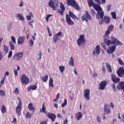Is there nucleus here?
Here are the masks:
<instances>
[{
  "mask_svg": "<svg viewBox=\"0 0 124 124\" xmlns=\"http://www.w3.org/2000/svg\"><path fill=\"white\" fill-rule=\"evenodd\" d=\"M65 68V67H64V66H59L60 70L61 72H62H62H63L64 71Z\"/></svg>",
  "mask_w": 124,
  "mask_h": 124,
  "instance_id": "obj_40",
  "label": "nucleus"
},
{
  "mask_svg": "<svg viewBox=\"0 0 124 124\" xmlns=\"http://www.w3.org/2000/svg\"><path fill=\"white\" fill-rule=\"evenodd\" d=\"M76 116L77 118V120H78V121H79L80 119H82L83 117V114H82V113L81 112H78L76 114Z\"/></svg>",
  "mask_w": 124,
  "mask_h": 124,
  "instance_id": "obj_25",
  "label": "nucleus"
},
{
  "mask_svg": "<svg viewBox=\"0 0 124 124\" xmlns=\"http://www.w3.org/2000/svg\"><path fill=\"white\" fill-rule=\"evenodd\" d=\"M9 45L11 47V50H15V46H14V44L11 41L9 42Z\"/></svg>",
  "mask_w": 124,
  "mask_h": 124,
  "instance_id": "obj_34",
  "label": "nucleus"
},
{
  "mask_svg": "<svg viewBox=\"0 0 124 124\" xmlns=\"http://www.w3.org/2000/svg\"><path fill=\"white\" fill-rule=\"evenodd\" d=\"M111 15L112 16L113 19H114V20H116V19H117V15H116V12H111Z\"/></svg>",
  "mask_w": 124,
  "mask_h": 124,
  "instance_id": "obj_38",
  "label": "nucleus"
},
{
  "mask_svg": "<svg viewBox=\"0 0 124 124\" xmlns=\"http://www.w3.org/2000/svg\"><path fill=\"white\" fill-rule=\"evenodd\" d=\"M42 79L44 82H46L48 80V75H46L44 77L42 78Z\"/></svg>",
  "mask_w": 124,
  "mask_h": 124,
  "instance_id": "obj_43",
  "label": "nucleus"
},
{
  "mask_svg": "<svg viewBox=\"0 0 124 124\" xmlns=\"http://www.w3.org/2000/svg\"><path fill=\"white\" fill-rule=\"evenodd\" d=\"M28 109L29 110H31V111H32L33 112L35 111V108H34V107H33V105L32 103H30L28 105Z\"/></svg>",
  "mask_w": 124,
  "mask_h": 124,
  "instance_id": "obj_26",
  "label": "nucleus"
},
{
  "mask_svg": "<svg viewBox=\"0 0 124 124\" xmlns=\"http://www.w3.org/2000/svg\"><path fill=\"white\" fill-rule=\"evenodd\" d=\"M60 8L61 10H59L58 12L61 15H63V12H64V10H65V8L64 7V5L62 2L60 3Z\"/></svg>",
  "mask_w": 124,
  "mask_h": 124,
  "instance_id": "obj_17",
  "label": "nucleus"
},
{
  "mask_svg": "<svg viewBox=\"0 0 124 124\" xmlns=\"http://www.w3.org/2000/svg\"><path fill=\"white\" fill-rule=\"evenodd\" d=\"M1 111L3 114H4L5 113H6V108H5V106L4 105H2L1 108Z\"/></svg>",
  "mask_w": 124,
  "mask_h": 124,
  "instance_id": "obj_36",
  "label": "nucleus"
},
{
  "mask_svg": "<svg viewBox=\"0 0 124 124\" xmlns=\"http://www.w3.org/2000/svg\"><path fill=\"white\" fill-rule=\"evenodd\" d=\"M58 39H59V37L55 34L53 37V42L56 43L57 41H58Z\"/></svg>",
  "mask_w": 124,
  "mask_h": 124,
  "instance_id": "obj_39",
  "label": "nucleus"
},
{
  "mask_svg": "<svg viewBox=\"0 0 124 124\" xmlns=\"http://www.w3.org/2000/svg\"><path fill=\"white\" fill-rule=\"evenodd\" d=\"M54 80L53 78H50L49 81V87L50 88H54Z\"/></svg>",
  "mask_w": 124,
  "mask_h": 124,
  "instance_id": "obj_28",
  "label": "nucleus"
},
{
  "mask_svg": "<svg viewBox=\"0 0 124 124\" xmlns=\"http://www.w3.org/2000/svg\"><path fill=\"white\" fill-rule=\"evenodd\" d=\"M21 83L24 84V85H28L29 83H30V80L29 79V78L27 77L25 75H23L21 77Z\"/></svg>",
  "mask_w": 124,
  "mask_h": 124,
  "instance_id": "obj_8",
  "label": "nucleus"
},
{
  "mask_svg": "<svg viewBox=\"0 0 124 124\" xmlns=\"http://www.w3.org/2000/svg\"><path fill=\"white\" fill-rule=\"evenodd\" d=\"M110 31L108 30V31H106L105 35H109V34H110Z\"/></svg>",
  "mask_w": 124,
  "mask_h": 124,
  "instance_id": "obj_63",
  "label": "nucleus"
},
{
  "mask_svg": "<svg viewBox=\"0 0 124 124\" xmlns=\"http://www.w3.org/2000/svg\"><path fill=\"white\" fill-rule=\"evenodd\" d=\"M24 5V2L23 1H21L19 4V7H22Z\"/></svg>",
  "mask_w": 124,
  "mask_h": 124,
  "instance_id": "obj_58",
  "label": "nucleus"
},
{
  "mask_svg": "<svg viewBox=\"0 0 124 124\" xmlns=\"http://www.w3.org/2000/svg\"><path fill=\"white\" fill-rule=\"evenodd\" d=\"M14 93L16 94H19V89L18 88H16L15 90L14 91Z\"/></svg>",
  "mask_w": 124,
  "mask_h": 124,
  "instance_id": "obj_50",
  "label": "nucleus"
},
{
  "mask_svg": "<svg viewBox=\"0 0 124 124\" xmlns=\"http://www.w3.org/2000/svg\"><path fill=\"white\" fill-rule=\"evenodd\" d=\"M93 8L97 12H101V11H102V8H101V6L98 5V4L94 3Z\"/></svg>",
  "mask_w": 124,
  "mask_h": 124,
  "instance_id": "obj_14",
  "label": "nucleus"
},
{
  "mask_svg": "<svg viewBox=\"0 0 124 124\" xmlns=\"http://www.w3.org/2000/svg\"><path fill=\"white\" fill-rule=\"evenodd\" d=\"M78 46H81L86 43V39H85V35H80L79 38L77 40Z\"/></svg>",
  "mask_w": 124,
  "mask_h": 124,
  "instance_id": "obj_6",
  "label": "nucleus"
},
{
  "mask_svg": "<svg viewBox=\"0 0 124 124\" xmlns=\"http://www.w3.org/2000/svg\"><path fill=\"white\" fill-rule=\"evenodd\" d=\"M104 111V114H105L106 115H108V114H110V112L111 110L110 109V108H109V106H108V105H105Z\"/></svg>",
  "mask_w": 124,
  "mask_h": 124,
  "instance_id": "obj_20",
  "label": "nucleus"
},
{
  "mask_svg": "<svg viewBox=\"0 0 124 124\" xmlns=\"http://www.w3.org/2000/svg\"><path fill=\"white\" fill-rule=\"evenodd\" d=\"M23 56H24L23 52L16 53L13 56V60H15V61H21L23 59Z\"/></svg>",
  "mask_w": 124,
  "mask_h": 124,
  "instance_id": "obj_7",
  "label": "nucleus"
},
{
  "mask_svg": "<svg viewBox=\"0 0 124 124\" xmlns=\"http://www.w3.org/2000/svg\"><path fill=\"white\" fill-rule=\"evenodd\" d=\"M116 46H116V45H114L109 46L107 49L108 54H110L114 53V52H115V50H116Z\"/></svg>",
  "mask_w": 124,
  "mask_h": 124,
  "instance_id": "obj_9",
  "label": "nucleus"
},
{
  "mask_svg": "<svg viewBox=\"0 0 124 124\" xmlns=\"http://www.w3.org/2000/svg\"><path fill=\"white\" fill-rule=\"evenodd\" d=\"M30 46H31V47H32V46H33V40L31 39L30 40Z\"/></svg>",
  "mask_w": 124,
  "mask_h": 124,
  "instance_id": "obj_57",
  "label": "nucleus"
},
{
  "mask_svg": "<svg viewBox=\"0 0 124 124\" xmlns=\"http://www.w3.org/2000/svg\"><path fill=\"white\" fill-rule=\"evenodd\" d=\"M103 21L106 24H109L110 23V17L105 16L103 18Z\"/></svg>",
  "mask_w": 124,
  "mask_h": 124,
  "instance_id": "obj_27",
  "label": "nucleus"
},
{
  "mask_svg": "<svg viewBox=\"0 0 124 124\" xmlns=\"http://www.w3.org/2000/svg\"><path fill=\"white\" fill-rule=\"evenodd\" d=\"M113 29H114V26L113 25H111L108 27V30L109 31H112Z\"/></svg>",
  "mask_w": 124,
  "mask_h": 124,
  "instance_id": "obj_46",
  "label": "nucleus"
},
{
  "mask_svg": "<svg viewBox=\"0 0 124 124\" xmlns=\"http://www.w3.org/2000/svg\"><path fill=\"white\" fill-rule=\"evenodd\" d=\"M67 2L68 5L72 6L76 10H79L80 7H79V5H78L75 0H67Z\"/></svg>",
  "mask_w": 124,
  "mask_h": 124,
  "instance_id": "obj_3",
  "label": "nucleus"
},
{
  "mask_svg": "<svg viewBox=\"0 0 124 124\" xmlns=\"http://www.w3.org/2000/svg\"><path fill=\"white\" fill-rule=\"evenodd\" d=\"M12 57V51L11 50L9 53L8 56V58L9 59V58H11Z\"/></svg>",
  "mask_w": 124,
  "mask_h": 124,
  "instance_id": "obj_59",
  "label": "nucleus"
},
{
  "mask_svg": "<svg viewBox=\"0 0 124 124\" xmlns=\"http://www.w3.org/2000/svg\"><path fill=\"white\" fill-rule=\"evenodd\" d=\"M110 38L111 41L110 40H108L104 42V43L108 46L114 45H116V46H121V45H123V44L118 41V39L116 38L115 37L111 36Z\"/></svg>",
  "mask_w": 124,
  "mask_h": 124,
  "instance_id": "obj_1",
  "label": "nucleus"
},
{
  "mask_svg": "<svg viewBox=\"0 0 124 124\" xmlns=\"http://www.w3.org/2000/svg\"><path fill=\"white\" fill-rule=\"evenodd\" d=\"M81 20H82V22L85 21L86 23L89 22V20L90 21L92 20V16L89 14L88 11H85L84 14L81 16Z\"/></svg>",
  "mask_w": 124,
  "mask_h": 124,
  "instance_id": "obj_4",
  "label": "nucleus"
},
{
  "mask_svg": "<svg viewBox=\"0 0 124 124\" xmlns=\"http://www.w3.org/2000/svg\"><path fill=\"white\" fill-rule=\"evenodd\" d=\"M17 16L18 17L19 21H24L25 20V18H24V16L23 15H21L20 14H17Z\"/></svg>",
  "mask_w": 124,
  "mask_h": 124,
  "instance_id": "obj_33",
  "label": "nucleus"
},
{
  "mask_svg": "<svg viewBox=\"0 0 124 124\" xmlns=\"http://www.w3.org/2000/svg\"><path fill=\"white\" fill-rule=\"evenodd\" d=\"M117 89L118 90H124V82L120 81L119 82L118 85L117 86Z\"/></svg>",
  "mask_w": 124,
  "mask_h": 124,
  "instance_id": "obj_21",
  "label": "nucleus"
},
{
  "mask_svg": "<svg viewBox=\"0 0 124 124\" xmlns=\"http://www.w3.org/2000/svg\"><path fill=\"white\" fill-rule=\"evenodd\" d=\"M103 39L104 42L105 41L109 40V39H110V37L108 35H104V36H103Z\"/></svg>",
  "mask_w": 124,
  "mask_h": 124,
  "instance_id": "obj_35",
  "label": "nucleus"
},
{
  "mask_svg": "<svg viewBox=\"0 0 124 124\" xmlns=\"http://www.w3.org/2000/svg\"><path fill=\"white\" fill-rule=\"evenodd\" d=\"M106 66L108 70V72H109V73H111V72H112V67L111 66V65H110L109 63H106Z\"/></svg>",
  "mask_w": 124,
  "mask_h": 124,
  "instance_id": "obj_24",
  "label": "nucleus"
},
{
  "mask_svg": "<svg viewBox=\"0 0 124 124\" xmlns=\"http://www.w3.org/2000/svg\"><path fill=\"white\" fill-rule=\"evenodd\" d=\"M99 25H102L103 24V19H100L99 20Z\"/></svg>",
  "mask_w": 124,
  "mask_h": 124,
  "instance_id": "obj_61",
  "label": "nucleus"
},
{
  "mask_svg": "<svg viewBox=\"0 0 124 124\" xmlns=\"http://www.w3.org/2000/svg\"><path fill=\"white\" fill-rule=\"evenodd\" d=\"M51 17V15H47L46 18V20L47 22H48V20H49V18H50Z\"/></svg>",
  "mask_w": 124,
  "mask_h": 124,
  "instance_id": "obj_60",
  "label": "nucleus"
},
{
  "mask_svg": "<svg viewBox=\"0 0 124 124\" xmlns=\"http://www.w3.org/2000/svg\"><path fill=\"white\" fill-rule=\"evenodd\" d=\"M101 49V48H100V46H96L95 49H94L93 52V56L95 55L96 54L97 55H99V54L100 53Z\"/></svg>",
  "mask_w": 124,
  "mask_h": 124,
  "instance_id": "obj_13",
  "label": "nucleus"
},
{
  "mask_svg": "<svg viewBox=\"0 0 124 124\" xmlns=\"http://www.w3.org/2000/svg\"><path fill=\"white\" fill-rule=\"evenodd\" d=\"M69 16L72 18V19H77V20H80V17H77L76 16H75L74 14L72 13L71 11L69 12Z\"/></svg>",
  "mask_w": 124,
  "mask_h": 124,
  "instance_id": "obj_23",
  "label": "nucleus"
},
{
  "mask_svg": "<svg viewBox=\"0 0 124 124\" xmlns=\"http://www.w3.org/2000/svg\"><path fill=\"white\" fill-rule=\"evenodd\" d=\"M5 91L3 90L0 89V96H1V97H3V96H5Z\"/></svg>",
  "mask_w": 124,
  "mask_h": 124,
  "instance_id": "obj_32",
  "label": "nucleus"
},
{
  "mask_svg": "<svg viewBox=\"0 0 124 124\" xmlns=\"http://www.w3.org/2000/svg\"><path fill=\"white\" fill-rule=\"evenodd\" d=\"M96 2V4L100 5L101 4V1L100 0H94Z\"/></svg>",
  "mask_w": 124,
  "mask_h": 124,
  "instance_id": "obj_54",
  "label": "nucleus"
},
{
  "mask_svg": "<svg viewBox=\"0 0 124 124\" xmlns=\"http://www.w3.org/2000/svg\"><path fill=\"white\" fill-rule=\"evenodd\" d=\"M90 14L92 15V16L93 17V16H95V15L96 14L95 13V11L93 9H92Z\"/></svg>",
  "mask_w": 124,
  "mask_h": 124,
  "instance_id": "obj_44",
  "label": "nucleus"
},
{
  "mask_svg": "<svg viewBox=\"0 0 124 124\" xmlns=\"http://www.w3.org/2000/svg\"><path fill=\"white\" fill-rule=\"evenodd\" d=\"M29 16H30V17H32V18H33V14H32V13L31 12L29 13Z\"/></svg>",
  "mask_w": 124,
  "mask_h": 124,
  "instance_id": "obj_62",
  "label": "nucleus"
},
{
  "mask_svg": "<svg viewBox=\"0 0 124 124\" xmlns=\"http://www.w3.org/2000/svg\"><path fill=\"white\" fill-rule=\"evenodd\" d=\"M11 39H12V41H13V42H14V43L15 44H16V39L15 38V37H14V36H12Z\"/></svg>",
  "mask_w": 124,
  "mask_h": 124,
  "instance_id": "obj_52",
  "label": "nucleus"
},
{
  "mask_svg": "<svg viewBox=\"0 0 124 124\" xmlns=\"http://www.w3.org/2000/svg\"><path fill=\"white\" fill-rule=\"evenodd\" d=\"M84 92L85 93H84V96L85 97V99L90 100V92L91 91L90 89H86Z\"/></svg>",
  "mask_w": 124,
  "mask_h": 124,
  "instance_id": "obj_16",
  "label": "nucleus"
},
{
  "mask_svg": "<svg viewBox=\"0 0 124 124\" xmlns=\"http://www.w3.org/2000/svg\"><path fill=\"white\" fill-rule=\"evenodd\" d=\"M62 33L61 31H60L58 33L55 34V35H56L58 37H59V36H62Z\"/></svg>",
  "mask_w": 124,
  "mask_h": 124,
  "instance_id": "obj_56",
  "label": "nucleus"
},
{
  "mask_svg": "<svg viewBox=\"0 0 124 124\" xmlns=\"http://www.w3.org/2000/svg\"><path fill=\"white\" fill-rule=\"evenodd\" d=\"M25 39H26V37H25V36H19L18 39V45H21L23 44L25 41Z\"/></svg>",
  "mask_w": 124,
  "mask_h": 124,
  "instance_id": "obj_22",
  "label": "nucleus"
},
{
  "mask_svg": "<svg viewBox=\"0 0 124 124\" xmlns=\"http://www.w3.org/2000/svg\"><path fill=\"white\" fill-rule=\"evenodd\" d=\"M96 120L98 123H101V118L99 116H97Z\"/></svg>",
  "mask_w": 124,
  "mask_h": 124,
  "instance_id": "obj_55",
  "label": "nucleus"
},
{
  "mask_svg": "<svg viewBox=\"0 0 124 124\" xmlns=\"http://www.w3.org/2000/svg\"><path fill=\"white\" fill-rule=\"evenodd\" d=\"M102 70L103 71V74H105V73L106 72V70H105V66L103 65L102 66Z\"/></svg>",
  "mask_w": 124,
  "mask_h": 124,
  "instance_id": "obj_53",
  "label": "nucleus"
},
{
  "mask_svg": "<svg viewBox=\"0 0 124 124\" xmlns=\"http://www.w3.org/2000/svg\"><path fill=\"white\" fill-rule=\"evenodd\" d=\"M107 86V82L106 81H103L101 82V83L99 84V90H101V91H103V90H105V88Z\"/></svg>",
  "mask_w": 124,
  "mask_h": 124,
  "instance_id": "obj_10",
  "label": "nucleus"
},
{
  "mask_svg": "<svg viewBox=\"0 0 124 124\" xmlns=\"http://www.w3.org/2000/svg\"><path fill=\"white\" fill-rule=\"evenodd\" d=\"M96 19L98 20V19H103V17H104V12H98L96 15Z\"/></svg>",
  "mask_w": 124,
  "mask_h": 124,
  "instance_id": "obj_15",
  "label": "nucleus"
},
{
  "mask_svg": "<svg viewBox=\"0 0 124 124\" xmlns=\"http://www.w3.org/2000/svg\"><path fill=\"white\" fill-rule=\"evenodd\" d=\"M66 22L69 26H73L74 25V21H72L70 16L68 15H66Z\"/></svg>",
  "mask_w": 124,
  "mask_h": 124,
  "instance_id": "obj_11",
  "label": "nucleus"
},
{
  "mask_svg": "<svg viewBox=\"0 0 124 124\" xmlns=\"http://www.w3.org/2000/svg\"><path fill=\"white\" fill-rule=\"evenodd\" d=\"M116 73L119 77H123L124 74V68L123 67H119Z\"/></svg>",
  "mask_w": 124,
  "mask_h": 124,
  "instance_id": "obj_12",
  "label": "nucleus"
},
{
  "mask_svg": "<svg viewBox=\"0 0 124 124\" xmlns=\"http://www.w3.org/2000/svg\"><path fill=\"white\" fill-rule=\"evenodd\" d=\"M65 105H67V100L66 99H64V103L62 104V107H64Z\"/></svg>",
  "mask_w": 124,
  "mask_h": 124,
  "instance_id": "obj_47",
  "label": "nucleus"
},
{
  "mask_svg": "<svg viewBox=\"0 0 124 124\" xmlns=\"http://www.w3.org/2000/svg\"><path fill=\"white\" fill-rule=\"evenodd\" d=\"M118 61L119 62V64H121V65H124V62H123V61L121 59H118Z\"/></svg>",
  "mask_w": 124,
  "mask_h": 124,
  "instance_id": "obj_49",
  "label": "nucleus"
},
{
  "mask_svg": "<svg viewBox=\"0 0 124 124\" xmlns=\"http://www.w3.org/2000/svg\"><path fill=\"white\" fill-rule=\"evenodd\" d=\"M111 87L112 88V90L114 92H117V89H116V84H115V83H113L111 85Z\"/></svg>",
  "mask_w": 124,
  "mask_h": 124,
  "instance_id": "obj_45",
  "label": "nucleus"
},
{
  "mask_svg": "<svg viewBox=\"0 0 124 124\" xmlns=\"http://www.w3.org/2000/svg\"><path fill=\"white\" fill-rule=\"evenodd\" d=\"M111 79L113 83H119L120 82V78L118 77H116V75L113 74H111Z\"/></svg>",
  "mask_w": 124,
  "mask_h": 124,
  "instance_id": "obj_18",
  "label": "nucleus"
},
{
  "mask_svg": "<svg viewBox=\"0 0 124 124\" xmlns=\"http://www.w3.org/2000/svg\"><path fill=\"white\" fill-rule=\"evenodd\" d=\"M37 88V86H36V85H32L28 88V91H31V90L34 91V90H36Z\"/></svg>",
  "mask_w": 124,
  "mask_h": 124,
  "instance_id": "obj_31",
  "label": "nucleus"
},
{
  "mask_svg": "<svg viewBox=\"0 0 124 124\" xmlns=\"http://www.w3.org/2000/svg\"><path fill=\"white\" fill-rule=\"evenodd\" d=\"M48 6H50L52 8V10L56 11L58 9V6H59V0H55L54 2L52 0H50L48 2Z\"/></svg>",
  "mask_w": 124,
  "mask_h": 124,
  "instance_id": "obj_2",
  "label": "nucleus"
},
{
  "mask_svg": "<svg viewBox=\"0 0 124 124\" xmlns=\"http://www.w3.org/2000/svg\"><path fill=\"white\" fill-rule=\"evenodd\" d=\"M88 3L89 4V6L90 7H92V6H93L94 5V3L93 2V0H88Z\"/></svg>",
  "mask_w": 124,
  "mask_h": 124,
  "instance_id": "obj_29",
  "label": "nucleus"
},
{
  "mask_svg": "<svg viewBox=\"0 0 124 124\" xmlns=\"http://www.w3.org/2000/svg\"><path fill=\"white\" fill-rule=\"evenodd\" d=\"M45 110H46V108L44 106V103H43L42 110L40 109V111L41 112V113L43 112V113L45 114L46 113V111Z\"/></svg>",
  "mask_w": 124,
  "mask_h": 124,
  "instance_id": "obj_37",
  "label": "nucleus"
},
{
  "mask_svg": "<svg viewBox=\"0 0 124 124\" xmlns=\"http://www.w3.org/2000/svg\"><path fill=\"white\" fill-rule=\"evenodd\" d=\"M34 22V21L31 20V21H29V25H30L31 27V28H33V24Z\"/></svg>",
  "mask_w": 124,
  "mask_h": 124,
  "instance_id": "obj_51",
  "label": "nucleus"
},
{
  "mask_svg": "<svg viewBox=\"0 0 124 124\" xmlns=\"http://www.w3.org/2000/svg\"><path fill=\"white\" fill-rule=\"evenodd\" d=\"M26 117L27 118V119H31V113H30V112H28L27 113Z\"/></svg>",
  "mask_w": 124,
  "mask_h": 124,
  "instance_id": "obj_42",
  "label": "nucleus"
},
{
  "mask_svg": "<svg viewBox=\"0 0 124 124\" xmlns=\"http://www.w3.org/2000/svg\"><path fill=\"white\" fill-rule=\"evenodd\" d=\"M69 64V65H71V66H74V60H73V58L72 57H70Z\"/></svg>",
  "mask_w": 124,
  "mask_h": 124,
  "instance_id": "obj_30",
  "label": "nucleus"
},
{
  "mask_svg": "<svg viewBox=\"0 0 124 124\" xmlns=\"http://www.w3.org/2000/svg\"><path fill=\"white\" fill-rule=\"evenodd\" d=\"M3 50L5 54H6L7 53H8V47H7V46L4 45Z\"/></svg>",
  "mask_w": 124,
  "mask_h": 124,
  "instance_id": "obj_41",
  "label": "nucleus"
},
{
  "mask_svg": "<svg viewBox=\"0 0 124 124\" xmlns=\"http://www.w3.org/2000/svg\"><path fill=\"white\" fill-rule=\"evenodd\" d=\"M40 124H47V121H42Z\"/></svg>",
  "mask_w": 124,
  "mask_h": 124,
  "instance_id": "obj_64",
  "label": "nucleus"
},
{
  "mask_svg": "<svg viewBox=\"0 0 124 124\" xmlns=\"http://www.w3.org/2000/svg\"><path fill=\"white\" fill-rule=\"evenodd\" d=\"M18 99L19 100V103L18 106L16 107V112L17 115V116H21L22 113H21V110H22V101H21V99L18 97Z\"/></svg>",
  "mask_w": 124,
  "mask_h": 124,
  "instance_id": "obj_5",
  "label": "nucleus"
},
{
  "mask_svg": "<svg viewBox=\"0 0 124 124\" xmlns=\"http://www.w3.org/2000/svg\"><path fill=\"white\" fill-rule=\"evenodd\" d=\"M111 4H109L107 6V11H110L111 10Z\"/></svg>",
  "mask_w": 124,
  "mask_h": 124,
  "instance_id": "obj_48",
  "label": "nucleus"
},
{
  "mask_svg": "<svg viewBox=\"0 0 124 124\" xmlns=\"http://www.w3.org/2000/svg\"><path fill=\"white\" fill-rule=\"evenodd\" d=\"M47 117L48 118H49V119H50V120H51L52 122H55V119L57 118V116H56V115L51 113L50 112H48L47 113Z\"/></svg>",
  "mask_w": 124,
  "mask_h": 124,
  "instance_id": "obj_19",
  "label": "nucleus"
}]
</instances>
